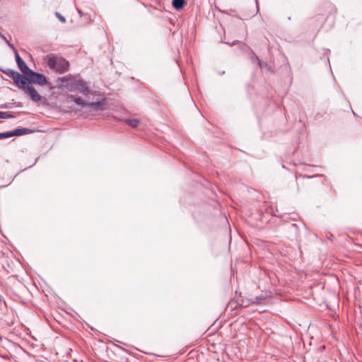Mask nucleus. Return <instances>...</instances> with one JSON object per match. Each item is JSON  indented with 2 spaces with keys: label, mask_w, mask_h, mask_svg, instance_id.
Masks as SVG:
<instances>
[{
  "label": "nucleus",
  "mask_w": 362,
  "mask_h": 362,
  "mask_svg": "<svg viewBox=\"0 0 362 362\" xmlns=\"http://www.w3.org/2000/svg\"><path fill=\"white\" fill-rule=\"evenodd\" d=\"M44 60L49 69L60 74L66 72L69 69V62L62 57L51 54L45 56Z\"/></svg>",
  "instance_id": "obj_1"
},
{
  "label": "nucleus",
  "mask_w": 362,
  "mask_h": 362,
  "mask_svg": "<svg viewBox=\"0 0 362 362\" xmlns=\"http://www.w3.org/2000/svg\"><path fill=\"white\" fill-rule=\"evenodd\" d=\"M68 90L71 92L78 91L86 96L92 93L86 82L81 79H77L76 76L73 81L68 84Z\"/></svg>",
  "instance_id": "obj_2"
},
{
  "label": "nucleus",
  "mask_w": 362,
  "mask_h": 362,
  "mask_svg": "<svg viewBox=\"0 0 362 362\" xmlns=\"http://www.w3.org/2000/svg\"><path fill=\"white\" fill-rule=\"evenodd\" d=\"M25 75L29 77L30 83L33 82L34 83H37L41 86L47 83V78L44 75L39 74L37 72H35L31 69Z\"/></svg>",
  "instance_id": "obj_3"
},
{
  "label": "nucleus",
  "mask_w": 362,
  "mask_h": 362,
  "mask_svg": "<svg viewBox=\"0 0 362 362\" xmlns=\"http://www.w3.org/2000/svg\"><path fill=\"white\" fill-rule=\"evenodd\" d=\"M9 47L11 48L15 54L16 61L19 69L23 72V74H26L30 69L26 65L25 62L19 56L17 49L13 45H9Z\"/></svg>",
  "instance_id": "obj_4"
},
{
  "label": "nucleus",
  "mask_w": 362,
  "mask_h": 362,
  "mask_svg": "<svg viewBox=\"0 0 362 362\" xmlns=\"http://www.w3.org/2000/svg\"><path fill=\"white\" fill-rule=\"evenodd\" d=\"M14 83L21 89L25 90L27 86L30 84L29 79L25 76L17 73L14 77L12 78Z\"/></svg>",
  "instance_id": "obj_5"
},
{
  "label": "nucleus",
  "mask_w": 362,
  "mask_h": 362,
  "mask_svg": "<svg viewBox=\"0 0 362 362\" xmlns=\"http://www.w3.org/2000/svg\"><path fill=\"white\" fill-rule=\"evenodd\" d=\"M24 90L30 95L33 102H39L41 100V95L37 93L31 83L29 86H27Z\"/></svg>",
  "instance_id": "obj_6"
},
{
  "label": "nucleus",
  "mask_w": 362,
  "mask_h": 362,
  "mask_svg": "<svg viewBox=\"0 0 362 362\" xmlns=\"http://www.w3.org/2000/svg\"><path fill=\"white\" fill-rule=\"evenodd\" d=\"M105 103L103 101L88 103L86 107L90 109V112H98L105 109Z\"/></svg>",
  "instance_id": "obj_7"
},
{
  "label": "nucleus",
  "mask_w": 362,
  "mask_h": 362,
  "mask_svg": "<svg viewBox=\"0 0 362 362\" xmlns=\"http://www.w3.org/2000/svg\"><path fill=\"white\" fill-rule=\"evenodd\" d=\"M67 101H73L76 105H80L82 108L86 107V106L88 105V102H86L81 97H77V96H75L73 95H69L67 96Z\"/></svg>",
  "instance_id": "obj_8"
},
{
  "label": "nucleus",
  "mask_w": 362,
  "mask_h": 362,
  "mask_svg": "<svg viewBox=\"0 0 362 362\" xmlns=\"http://www.w3.org/2000/svg\"><path fill=\"white\" fill-rule=\"evenodd\" d=\"M75 76L73 75H67L65 76L59 77L57 80V83H59V82L63 83V86L65 87L68 90V84L73 81Z\"/></svg>",
  "instance_id": "obj_9"
},
{
  "label": "nucleus",
  "mask_w": 362,
  "mask_h": 362,
  "mask_svg": "<svg viewBox=\"0 0 362 362\" xmlns=\"http://www.w3.org/2000/svg\"><path fill=\"white\" fill-rule=\"evenodd\" d=\"M9 137L14 136H21L23 134H29L31 132V130L27 128H21V129H16L13 131L8 132Z\"/></svg>",
  "instance_id": "obj_10"
},
{
  "label": "nucleus",
  "mask_w": 362,
  "mask_h": 362,
  "mask_svg": "<svg viewBox=\"0 0 362 362\" xmlns=\"http://www.w3.org/2000/svg\"><path fill=\"white\" fill-rule=\"evenodd\" d=\"M125 123L132 127H136L140 123V120L138 119H129L125 120Z\"/></svg>",
  "instance_id": "obj_11"
},
{
  "label": "nucleus",
  "mask_w": 362,
  "mask_h": 362,
  "mask_svg": "<svg viewBox=\"0 0 362 362\" xmlns=\"http://www.w3.org/2000/svg\"><path fill=\"white\" fill-rule=\"evenodd\" d=\"M184 4L185 0H173V6L176 9L182 8Z\"/></svg>",
  "instance_id": "obj_12"
},
{
  "label": "nucleus",
  "mask_w": 362,
  "mask_h": 362,
  "mask_svg": "<svg viewBox=\"0 0 362 362\" xmlns=\"http://www.w3.org/2000/svg\"><path fill=\"white\" fill-rule=\"evenodd\" d=\"M1 71L6 75L13 78L18 73V71L10 69H1Z\"/></svg>",
  "instance_id": "obj_13"
},
{
  "label": "nucleus",
  "mask_w": 362,
  "mask_h": 362,
  "mask_svg": "<svg viewBox=\"0 0 362 362\" xmlns=\"http://www.w3.org/2000/svg\"><path fill=\"white\" fill-rule=\"evenodd\" d=\"M12 117H13V116L11 115V114H9L8 112L0 111V118L1 119H8V118H12Z\"/></svg>",
  "instance_id": "obj_14"
},
{
  "label": "nucleus",
  "mask_w": 362,
  "mask_h": 362,
  "mask_svg": "<svg viewBox=\"0 0 362 362\" xmlns=\"http://www.w3.org/2000/svg\"><path fill=\"white\" fill-rule=\"evenodd\" d=\"M55 16L58 18V19L62 22V23H65L66 22V18L65 17H64L63 16H62L59 13L57 12L55 13Z\"/></svg>",
  "instance_id": "obj_15"
},
{
  "label": "nucleus",
  "mask_w": 362,
  "mask_h": 362,
  "mask_svg": "<svg viewBox=\"0 0 362 362\" xmlns=\"http://www.w3.org/2000/svg\"><path fill=\"white\" fill-rule=\"evenodd\" d=\"M9 138L8 132L0 133V139Z\"/></svg>",
  "instance_id": "obj_16"
},
{
  "label": "nucleus",
  "mask_w": 362,
  "mask_h": 362,
  "mask_svg": "<svg viewBox=\"0 0 362 362\" xmlns=\"http://www.w3.org/2000/svg\"><path fill=\"white\" fill-rule=\"evenodd\" d=\"M0 36H1V37L4 40V41H5V42H6V43L8 45V47H9V45H11V44L9 42V41L7 40V38H6L4 35H1V34L0 33Z\"/></svg>",
  "instance_id": "obj_17"
},
{
  "label": "nucleus",
  "mask_w": 362,
  "mask_h": 362,
  "mask_svg": "<svg viewBox=\"0 0 362 362\" xmlns=\"http://www.w3.org/2000/svg\"><path fill=\"white\" fill-rule=\"evenodd\" d=\"M257 60H258V62H259V66H264V64H263V63H262V62H261V61H259V59H257Z\"/></svg>",
  "instance_id": "obj_18"
},
{
  "label": "nucleus",
  "mask_w": 362,
  "mask_h": 362,
  "mask_svg": "<svg viewBox=\"0 0 362 362\" xmlns=\"http://www.w3.org/2000/svg\"><path fill=\"white\" fill-rule=\"evenodd\" d=\"M257 60H258V62H259V66H264V64H263V63H262V62H261V61H259V59H257Z\"/></svg>",
  "instance_id": "obj_19"
},
{
  "label": "nucleus",
  "mask_w": 362,
  "mask_h": 362,
  "mask_svg": "<svg viewBox=\"0 0 362 362\" xmlns=\"http://www.w3.org/2000/svg\"><path fill=\"white\" fill-rule=\"evenodd\" d=\"M257 1V0H256V2Z\"/></svg>",
  "instance_id": "obj_20"
}]
</instances>
